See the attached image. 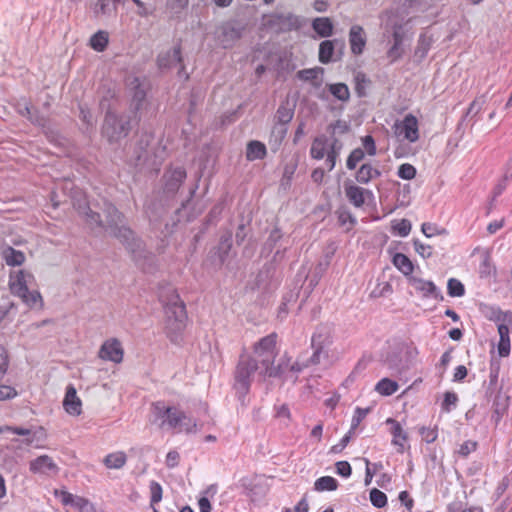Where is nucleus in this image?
<instances>
[{
	"label": "nucleus",
	"mask_w": 512,
	"mask_h": 512,
	"mask_svg": "<svg viewBox=\"0 0 512 512\" xmlns=\"http://www.w3.org/2000/svg\"><path fill=\"white\" fill-rule=\"evenodd\" d=\"M74 194H80L75 191ZM72 204L79 213L85 218L86 222L92 227H105L109 229L111 234L124 243L133 255V259L143 269L150 268L154 262V255L145 248L144 243L138 239L134 232L126 226L124 216L112 204H107L104 210L105 221L97 212H93L86 203H81L80 199H76V195H72Z\"/></svg>",
	"instance_id": "nucleus-1"
},
{
	"label": "nucleus",
	"mask_w": 512,
	"mask_h": 512,
	"mask_svg": "<svg viewBox=\"0 0 512 512\" xmlns=\"http://www.w3.org/2000/svg\"><path fill=\"white\" fill-rule=\"evenodd\" d=\"M161 301L165 309L167 335L172 342L178 343L187 319L184 303L174 290L166 298L161 296Z\"/></svg>",
	"instance_id": "nucleus-2"
},
{
	"label": "nucleus",
	"mask_w": 512,
	"mask_h": 512,
	"mask_svg": "<svg viewBox=\"0 0 512 512\" xmlns=\"http://www.w3.org/2000/svg\"><path fill=\"white\" fill-rule=\"evenodd\" d=\"M153 412L156 418L161 420L160 428L167 427L185 433H195L198 430L197 422L177 408L157 402L153 404Z\"/></svg>",
	"instance_id": "nucleus-3"
},
{
	"label": "nucleus",
	"mask_w": 512,
	"mask_h": 512,
	"mask_svg": "<svg viewBox=\"0 0 512 512\" xmlns=\"http://www.w3.org/2000/svg\"><path fill=\"white\" fill-rule=\"evenodd\" d=\"M164 154V148L152 134H142L135 149V166L156 171L164 159Z\"/></svg>",
	"instance_id": "nucleus-4"
},
{
	"label": "nucleus",
	"mask_w": 512,
	"mask_h": 512,
	"mask_svg": "<svg viewBox=\"0 0 512 512\" xmlns=\"http://www.w3.org/2000/svg\"><path fill=\"white\" fill-rule=\"evenodd\" d=\"M257 372L263 377L261 365L257 359L251 354H242L234 372V389L242 405H245V397L249 393L253 377Z\"/></svg>",
	"instance_id": "nucleus-5"
},
{
	"label": "nucleus",
	"mask_w": 512,
	"mask_h": 512,
	"mask_svg": "<svg viewBox=\"0 0 512 512\" xmlns=\"http://www.w3.org/2000/svg\"><path fill=\"white\" fill-rule=\"evenodd\" d=\"M276 342L277 334L271 333L261 338L253 346L252 356L256 358L259 365H261V374H263L264 378L276 377L281 370V366L274 367L277 355Z\"/></svg>",
	"instance_id": "nucleus-6"
},
{
	"label": "nucleus",
	"mask_w": 512,
	"mask_h": 512,
	"mask_svg": "<svg viewBox=\"0 0 512 512\" xmlns=\"http://www.w3.org/2000/svg\"><path fill=\"white\" fill-rule=\"evenodd\" d=\"M128 87L131 94L130 111L134 118L141 119L149 110L146 97L148 85L144 80L134 77L129 80Z\"/></svg>",
	"instance_id": "nucleus-7"
},
{
	"label": "nucleus",
	"mask_w": 512,
	"mask_h": 512,
	"mask_svg": "<svg viewBox=\"0 0 512 512\" xmlns=\"http://www.w3.org/2000/svg\"><path fill=\"white\" fill-rule=\"evenodd\" d=\"M333 343V327L329 324L319 325L311 340V346L314 350L310 358L312 364L320 363L322 357L328 356V350Z\"/></svg>",
	"instance_id": "nucleus-8"
},
{
	"label": "nucleus",
	"mask_w": 512,
	"mask_h": 512,
	"mask_svg": "<svg viewBox=\"0 0 512 512\" xmlns=\"http://www.w3.org/2000/svg\"><path fill=\"white\" fill-rule=\"evenodd\" d=\"M130 130V122L125 116H118L108 110L105 116L103 134L110 142L119 141L125 138Z\"/></svg>",
	"instance_id": "nucleus-9"
},
{
	"label": "nucleus",
	"mask_w": 512,
	"mask_h": 512,
	"mask_svg": "<svg viewBox=\"0 0 512 512\" xmlns=\"http://www.w3.org/2000/svg\"><path fill=\"white\" fill-rule=\"evenodd\" d=\"M396 136L414 143L419 139L418 120L412 114H407L401 122L394 125Z\"/></svg>",
	"instance_id": "nucleus-10"
},
{
	"label": "nucleus",
	"mask_w": 512,
	"mask_h": 512,
	"mask_svg": "<svg viewBox=\"0 0 512 512\" xmlns=\"http://www.w3.org/2000/svg\"><path fill=\"white\" fill-rule=\"evenodd\" d=\"M34 282V276L31 272L19 269L11 271L9 274V288L12 294L24 295L28 287Z\"/></svg>",
	"instance_id": "nucleus-11"
},
{
	"label": "nucleus",
	"mask_w": 512,
	"mask_h": 512,
	"mask_svg": "<svg viewBox=\"0 0 512 512\" xmlns=\"http://www.w3.org/2000/svg\"><path fill=\"white\" fill-rule=\"evenodd\" d=\"M98 356L105 361H111L116 364L121 363L124 356L121 342L117 338L107 339L101 345Z\"/></svg>",
	"instance_id": "nucleus-12"
},
{
	"label": "nucleus",
	"mask_w": 512,
	"mask_h": 512,
	"mask_svg": "<svg viewBox=\"0 0 512 512\" xmlns=\"http://www.w3.org/2000/svg\"><path fill=\"white\" fill-rule=\"evenodd\" d=\"M344 191L349 202L356 208L362 207L367 199H373V193L371 190L362 188L350 182L345 183Z\"/></svg>",
	"instance_id": "nucleus-13"
},
{
	"label": "nucleus",
	"mask_w": 512,
	"mask_h": 512,
	"mask_svg": "<svg viewBox=\"0 0 512 512\" xmlns=\"http://www.w3.org/2000/svg\"><path fill=\"white\" fill-rule=\"evenodd\" d=\"M164 190L168 194H174L178 191L186 178V171L183 167L169 169L164 174Z\"/></svg>",
	"instance_id": "nucleus-14"
},
{
	"label": "nucleus",
	"mask_w": 512,
	"mask_h": 512,
	"mask_svg": "<svg viewBox=\"0 0 512 512\" xmlns=\"http://www.w3.org/2000/svg\"><path fill=\"white\" fill-rule=\"evenodd\" d=\"M244 27L236 22H227L221 26L219 39L225 48L232 46L242 37Z\"/></svg>",
	"instance_id": "nucleus-15"
},
{
	"label": "nucleus",
	"mask_w": 512,
	"mask_h": 512,
	"mask_svg": "<svg viewBox=\"0 0 512 512\" xmlns=\"http://www.w3.org/2000/svg\"><path fill=\"white\" fill-rule=\"evenodd\" d=\"M157 62L160 68L166 69L180 65V73L184 69V66L182 65L180 46H175L167 51L161 52L158 56Z\"/></svg>",
	"instance_id": "nucleus-16"
},
{
	"label": "nucleus",
	"mask_w": 512,
	"mask_h": 512,
	"mask_svg": "<svg viewBox=\"0 0 512 512\" xmlns=\"http://www.w3.org/2000/svg\"><path fill=\"white\" fill-rule=\"evenodd\" d=\"M30 471L38 474H55L58 466L48 455H41L30 462Z\"/></svg>",
	"instance_id": "nucleus-17"
},
{
	"label": "nucleus",
	"mask_w": 512,
	"mask_h": 512,
	"mask_svg": "<svg viewBox=\"0 0 512 512\" xmlns=\"http://www.w3.org/2000/svg\"><path fill=\"white\" fill-rule=\"evenodd\" d=\"M63 407L65 411L70 415L77 416L81 414L82 402L77 396L76 389L72 385L67 387L63 400Z\"/></svg>",
	"instance_id": "nucleus-18"
},
{
	"label": "nucleus",
	"mask_w": 512,
	"mask_h": 512,
	"mask_svg": "<svg viewBox=\"0 0 512 512\" xmlns=\"http://www.w3.org/2000/svg\"><path fill=\"white\" fill-rule=\"evenodd\" d=\"M349 43L353 54L359 55L363 52L366 45V35L361 26L354 25L350 28Z\"/></svg>",
	"instance_id": "nucleus-19"
},
{
	"label": "nucleus",
	"mask_w": 512,
	"mask_h": 512,
	"mask_svg": "<svg viewBox=\"0 0 512 512\" xmlns=\"http://www.w3.org/2000/svg\"><path fill=\"white\" fill-rule=\"evenodd\" d=\"M0 254L8 266H21L26 260V256L22 251L16 250L7 244H3L0 247Z\"/></svg>",
	"instance_id": "nucleus-20"
},
{
	"label": "nucleus",
	"mask_w": 512,
	"mask_h": 512,
	"mask_svg": "<svg viewBox=\"0 0 512 512\" xmlns=\"http://www.w3.org/2000/svg\"><path fill=\"white\" fill-rule=\"evenodd\" d=\"M409 284L418 292L422 293L424 297H435L437 298L439 292L435 284L431 281L424 280L418 277L410 276L408 278Z\"/></svg>",
	"instance_id": "nucleus-21"
},
{
	"label": "nucleus",
	"mask_w": 512,
	"mask_h": 512,
	"mask_svg": "<svg viewBox=\"0 0 512 512\" xmlns=\"http://www.w3.org/2000/svg\"><path fill=\"white\" fill-rule=\"evenodd\" d=\"M386 423L391 425L392 443L399 446V451L403 452L404 445L408 439L407 433L403 430L401 424L392 418H388Z\"/></svg>",
	"instance_id": "nucleus-22"
},
{
	"label": "nucleus",
	"mask_w": 512,
	"mask_h": 512,
	"mask_svg": "<svg viewBox=\"0 0 512 512\" xmlns=\"http://www.w3.org/2000/svg\"><path fill=\"white\" fill-rule=\"evenodd\" d=\"M381 175L380 171L373 167L369 163H365L360 166L355 174V179L358 183L367 184L372 179H375Z\"/></svg>",
	"instance_id": "nucleus-23"
},
{
	"label": "nucleus",
	"mask_w": 512,
	"mask_h": 512,
	"mask_svg": "<svg viewBox=\"0 0 512 512\" xmlns=\"http://www.w3.org/2000/svg\"><path fill=\"white\" fill-rule=\"evenodd\" d=\"M127 463V454L124 451H116L107 454L103 459V464L108 469H122Z\"/></svg>",
	"instance_id": "nucleus-24"
},
{
	"label": "nucleus",
	"mask_w": 512,
	"mask_h": 512,
	"mask_svg": "<svg viewBox=\"0 0 512 512\" xmlns=\"http://www.w3.org/2000/svg\"><path fill=\"white\" fill-rule=\"evenodd\" d=\"M498 333H499V343H498V353L500 357H507L510 353V336H509V328L507 324L500 323L498 325Z\"/></svg>",
	"instance_id": "nucleus-25"
},
{
	"label": "nucleus",
	"mask_w": 512,
	"mask_h": 512,
	"mask_svg": "<svg viewBox=\"0 0 512 512\" xmlns=\"http://www.w3.org/2000/svg\"><path fill=\"white\" fill-rule=\"evenodd\" d=\"M323 73L324 69L322 67H314L298 71L297 77L303 81H310L315 87H319L322 84Z\"/></svg>",
	"instance_id": "nucleus-26"
},
{
	"label": "nucleus",
	"mask_w": 512,
	"mask_h": 512,
	"mask_svg": "<svg viewBox=\"0 0 512 512\" xmlns=\"http://www.w3.org/2000/svg\"><path fill=\"white\" fill-rule=\"evenodd\" d=\"M313 30L323 38H327L333 34V23L328 17H317L312 21Z\"/></svg>",
	"instance_id": "nucleus-27"
},
{
	"label": "nucleus",
	"mask_w": 512,
	"mask_h": 512,
	"mask_svg": "<svg viewBox=\"0 0 512 512\" xmlns=\"http://www.w3.org/2000/svg\"><path fill=\"white\" fill-rule=\"evenodd\" d=\"M392 262L394 266L405 276H410L413 273L414 265L405 254L396 253L393 256Z\"/></svg>",
	"instance_id": "nucleus-28"
},
{
	"label": "nucleus",
	"mask_w": 512,
	"mask_h": 512,
	"mask_svg": "<svg viewBox=\"0 0 512 512\" xmlns=\"http://www.w3.org/2000/svg\"><path fill=\"white\" fill-rule=\"evenodd\" d=\"M287 134V127L283 124H276L274 125L270 139H269V145L273 151H277L284 140L285 136Z\"/></svg>",
	"instance_id": "nucleus-29"
},
{
	"label": "nucleus",
	"mask_w": 512,
	"mask_h": 512,
	"mask_svg": "<svg viewBox=\"0 0 512 512\" xmlns=\"http://www.w3.org/2000/svg\"><path fill=\"white\" fill-rule=\"evenodd\" d=\"M327 139L324 136L317 137L312 142L310 155L316 160H321L327 155Z\"/></svg>",
	"instance_id": "nucleus-30"
},
{
	"label": "nucleus",
	"mask_w": 512,
	"mask_h": 512,
	"mask_svg": "<svg viewBox=\"0 0 512 512\" xmlns=\"http://www.w3.org/2000/svg\"><path fill=\"white\" fill-rule=\"evenodd\" d=\"M432 43H433V38L431 36H428L426 33L421 34L418 39L417 47L415 49V53H414L415 57L418 60L424 59L426 57Z\"/></svg>",
	"instance_id": "nucleus-31"
},
{
	"label": "nucleus",
	"mask_w": 512,
	"mask_h": 512,
	"mask_svg": "<svg viewBox=\"0 0 512 512\" xmlns=\"http://www.w3.org/2000/svg\"><path fill=\"white\" fill-rule=\"evenodd\" d=\"M335 42L332 40H324L319 45V61L323 64H327L332 61V57L335 49Z\"/></svg>",
	"instance_id": "nucleus-32"
},
{
	"label": "nucleus",
	"mask_w": 512,
	"mask_h": 512,
	"mask_svg": "<svg viewBox=\"0 0 512 512\" xmlns=\"http://www.w3.org/2000/svg\"><path fill=\"white\" fill-rule=\"evenodd\" d=\"M328 89L330 93L339 101L347 102L350 98L349 88L344 83L329 84Z\"/></svg>",
	"instance_id": "nucleus-33"
},
{
	"label": "nucleus",
	"mask_w": 512,
	"mask_h": 512,
	"mask_svg": "<svg viewBox=\"0 0 512 512\" xmlns=\"http://www.w3.org/2000/svg\"><path fill=\"white\" fill-rule=\"evenodd\" d=\"M19 298L22 299L24 303H26L29 307H43V299L41 294L37 290L30 291L29 289L26 290V293L24 295H19Z\"/></svg>",
	"instance_id": "nucleus-34"
},
{
	"label": "nucleus",
	"mask_w": 512,
	"mask_h": 512,
	"mask_svg": "<svg viewBox=\"0 0 512 512\" xmlns=\"http://www.w3.org/2000/svg\"><path fill=\"white\" fill-rule=\"evenodd\" d=\"M398 388L397 382L389 378H383L376 384L375 390L381 395L389 396L395 393Z\"/></svg>",
	"instance_id": "nucleus-35"
},
{
	"label": "nucleus",
	"mask_w": 512,
	"mask_h": 512,
	"mask_svg": "<svg viewBox=\"0 0 512 512\" xmlns=\"http://www.w3.org/2000/svg\"><path fill=\"white\" fill-rule=\"evenodd\" d=\"M338 487V482L331 476H323L318 478L314 483V489L316 491H334Z\"/></svg>",
	"instance_id": "nucleus-36"
},
{
	"label": "nucleus",
	"mask_w": 512,
	"mask_h": 512,
	"mask_svg": "<svg viewBox=\"0 0 512 512\" xmlns=\"http://www.w3.org/2000/svg\"><path fill=\"white\" fill-rule=\"evenodd\" d=\"M266 154V147L259 141H251L247 147V158L249 160L262 159Z\"/></svg>",
	"instance_id": "nucleus-37"
},
{
	"label": "nucleus",
	"mask_w": 512,
	"mask_h": 512,
	"mask_svg": "<svg viewBox=\"0 0 512 512\" xmlns=\"http://www.w3.org/2000/svg\"><path fill=\"white\" fill-rule=\"evenodd\" d=\"M217 493V486L210 485L203 492V496L199 499L198 505L200 512H211V504L208 497H214Z\"/></svg>",
	"instance_id": "nucleus-38"
},
{
	"label": "nucleus",
	"mask_w": 512,
	"mask_h": 512,
	"mask_svg": "<svg viewBox=\"0 0 512 512\" xmlns=\"http://www.w3.org/2000/svg\"><path fill=\"white\" fill-rule=\"evenodd\" d=\"M108 44V33L106 31H98L90 38L91 47L98 52L105 50Z\"/></svg>",
	"instance_id": "nucleus-39"
},
{
	"label": "nucleus",
	"mask_w": 512,
	"mask_h": 512,
	"mask_svg": "<svg viewBox=\"0 0 512 512\" xmlns=\"http://www.w3.org/2000/svg\"><path fill=\"white\" fill-rule=\"evenodd\" d=\"M355 81V91L359 97H364L366 95V88L368 87L370 81L366 77V75L362 72H358L354 76Z\"/></svg>",
	"instance_id": "nucleus-40"
},
{
	"label": "nucleus",
	"mask_w": 512,
	"mask_h": 512,
	"mask_svg": "<svg viewBox=\"0 0 512 512\" xmlns=\"http://www.w3.org/2000/svg\"><path fill=\"white\" fill-rule=\"evenodd\" d=\"M411 222L407 219L395 220L392 223V230L395 234L406 237L411 231Z\"/></svg>",
	"instance_id": "nucleus-41"
},
{
	"label": "nucleus",
	"mask_w": 512,
	"mask_h": 512,
	"mask_svg": "<svg viewBox=\"0 0 512 512\" xmlns=\"http://www.w3.org/2000/svg\"><path fill=\"white\" fill-rule=\"evenodd\" d=\"M17 110H18L19 114L28 118L31 122L41 124V121L35 115L33 108L29 105L28 102H26V101L19 102L17 105Z\"/></svg>",
	"instance_id": "nucleus-42"
},
{
	"label": "nucleus",
	"mask_w": 512,
	"mask_h": 512,
	"mask_svg": "<svg viewBox=\"0 0 512 512\" xmlns=\"http://www.w3.org/2000/svg\"><path fill=\"white\" fill-rule=\"evenodd\" d=\"M365 157V153L361 148L354 149L347 158L346 166L349 170L356 168L357 164L360 163Z\"/></svg>",
	"instance_id": "nucleus-43"
},
{
	"label": "nucleus",
	"mask_w": 512,
	"mask_h": 512,
	"mask_svg": "<svg viewBox=\"0 0 512 512\" xmlns=\"http://www.w3.org/2000/svg\"><path fill=\"white\" fill-rule=\"evenodd\" d=\"M293 118V110L286 106H280L276 113L277 124L286 126Z\"/></svg>",
	"instance_id": "nucleus-44"
},
{
	"label": "nucleus",
	"mask_w": 512,
	"mask_h": 512,
	"mask_svg": "<svg viewBox=\"0 0 512 512\" xmlns=\"http://www.w3.org/2000/svg\"><path fill=\"white\" fill-rule=\"evenodd\" d=\"M280 366H281V370L279 371V374L276 377H285L286 379L287 378L295 379V377L293 375L289 376L290 366H291V358L287 357L286 355L281 357L278 361V364L277 365L274 364V367H280Z\"/></svg>",
	"instance_id": "nucleus-45"
},
{
	"label": "nucleus",
	"mask_w": 512,
	"mask_h": 512,
	"mask_svg": "<svg viewBox=\"0 0 512 512\" xmlns=\"http://www.w3.org/2000/svg\"><path fill=\"white\" fill-rule=\"evenodd\" d=\"M447 289L448 294L452 297L463 296L465 292L463 284L459 280L454 278H451L448 281Z\"/></svg>",
	"instance_id": "nucleus-46"
},
{
	"label": "nucleus",
	"mask_w": 512,
	"mask_h": 512,
	"mask_svg": "<svg viewBox=\"0 0 512 512\" xmlns=\"http://www.w3.org/2000/svg\"><path fill=\"white\" fill-rule=\"evenodd\" d=\"M370 501L375 507L382 508L387 504V496L382 491L374 488L370 491Z\"/></svg>",
	"instance_id": "nucleus-47"
},
{
	"label": "nucleus",
	"mask_w": 512,
	"mask_h": 512,
	"mask_svg": "<svg viewBox=\"0 0 512 512\" xmlns=\"http://www.w3.org/2000/svg\"><path fill=\"white\" fill-rule=\"evenodd\" d=\"M397 175L404 180H412L416 176V169L409 163H404L399 166Z\"/></svg>",
	"instance_id": "nucleus-48"
},
{
	"label": "nucleus",
	"mask_w": 512,
	"mask_h": 512,
	"mask_svg": "<svg viewBox=\"0 0 512 512\" xmlns=\"http://www.w3.org/2000/svg\"><path fill=\"white\" fill-rule=\"evenodd\" d=\"M149 488L151 494L150 503L153 506L162 500L163 490L161 485L156 481H151Z\"/></svg>",
	"instance_id": "nucleus-49"
},
{
	"label": "nucleus",
	"mask_w": 512,
	"mask_h": 512,
	"mask_svg": "<svg viewBox=\"0 0 512 512\" xmlns=\"http://www.w3.org/2000/svg\"><path fill=\"white\" fill-rule=\"evenodd\" d=\"M279 20L289 30L298 28L300 25L299 18L291 13L279 16Z\"/></svg>",
	"instance_id": "nucleus-50"
},
{
	"label": "nucleus",
	"mask_w": 512,
	"mask_h": 512,
	"mask_svg": "<svg viewBox=\"0 0 512 512\" xmlns=\"http://www.w3.org/2000/svg\"><path fill=\"white\" fill-rule=\"evenodd\" d=\"M369 408H360V407H357L356 410H355V413L352 417V421H351V431H354L361 423V421L367 416V414L369 413Z\"/></svg>",
	"instance_id": "nucleus-51"
},
{
	"label": "nucleus",
	"mask_w": 512,
	"mask_h": 512,
	"mask_svg": "<svg viewBox=\"0 0 512 512\" xmlns=\"http://www.w3.org/2000/svg\"><path fill=\"white\" fill-rule=\"evenodd\" d=\"M80 118L87 125V127H93L96 123V119L90 109L84 105H80Z\"/></svg>",
	"instance_id": "nucleus-52"
},
{
	"label": "nucleus",
	"mask_w": 512,
	"mask_h": 512,
	"mask_svg": "<svg viewBox=\"0 0 512 512\" xmlns=\"http://www.w3.org/2000/svg\"><path fill=\"white\" fill-rule=\"evenodd\" d=\"M282 238V233L278 228L271 230L269 237L265 243V249L271 251L277 242Z\"/></svg>",
	"instance_id": "nucleus-53"
},
{
	"label": "nucleus",
	"mask_w": 512,
	"mask_h": 512,
	"mask_svg": "<svg viewBox=\"0 0 512 512\" xmlns=\"http://www.w3.org/2000/svg\"><path fill=\"white\" fill-rule=\"evenodd\" d=\"M477 448V442L472 440H467L463 444L460 445L457 453L462 457H467L470 453L475 451Z\"/></svg>",
	"instance_id": "nucleus-54"
},
{
	"label": "nucleus",
	"mask_w": 512,
	"mask_h": 512,
	"mask_svg": "<svg viewBox=\"0 0 512 512\" xmlns=\"http://www.w3.org/2000/svg\"><path fill=\"white\" fill-rule=\"evenodd\" d=\"M54 494L57 498L60 499V501L64 504V505H71L73 506L74 504V500L76 498V495H73L71 494L70 492L68 491H65V490H55L54 491Z\"/></svg>",
	"instance_id": "nucleus-55"
},
{
	"label": "nucleus",
	"mask_w": 512,
	"mask_h": 512,
	"mask_svg": "<svg viewBox=\"0 0 512 512\" xmlns=\"http://www.w3.org/2000/svg\"><path fill=\"white\" fill-rule=\"evenodd\" d=\"M73 507L78 509L80 512H90L92 510L91 503L87 499L80 496H76Z\"/></svg>",
	"instance_id": "nucleus-56"
},
{
	"label": "nucleus",
	"mask_w": 512,
	"mask_h": 512,
	"mask_svg": "<svg viewBox=\"0 0 512 512\" xmlns=\"http://www.w3.org/2000/svg\"><path fill=\"white\" fill-rule=\"evenodd\" d=\"M458 401V397L453 392H446L442 402V407L446 411L451 410V406H455Z\"/></svg>",
	"instance_id": "nucleus-57"
},
{
	"label": "nucleus",
	"mask_w": 512,
	"mask_h": 512,
	"mask_svg": "<svg viewBox=\"0 0 512 512\" xmlns=\"http://www.w3.org/2000/svg\"><path fill=\"white\" fill-rule=\"evenodd\" d=\"M402 54L403 48L402 44L400 43H393L392 47L387 52V56L392 62L398 60Z\"/></svg>",
	"instance_id": "nucleus-58"
},
{
	"label": "nucleus",
	"mask_w": 512,
	"mask_h": 512,
	"mask_svg": "<svg viewBox=\"0 0 512 512\" xmlns=\"http://www.w3.org/2000/svg\"><path fill=\"white\" fill-rule=\"evenodd\" d=\"M17 396V391L8 385H0V401L12 399Z\"/></svg>",
	"instance_id": "nucleus-59"
},
{
	"label": "nucleus",
	"mask_w": 512,
	"mask_h": 512,
	"mask_svg": "<svg viewBox=\"0 0 512 512\" xmlns=\"http://www.w3.org/2000/svg\"><path fill=\"white\" fill-rule=\"evenodd\" d=\"M414 247L416 252L423 258H428L432 255V248L429 245H425L418 240L414 241Z\"/></svg>",
	"instance_id": "nucleus-60"
},
{
	"label": "nucleus",
	"mask_w": 512,
	"mask_h": 512,
	"mask_svg": "<svg viewBox=\"0 0 512 512\" xmlns=\"http://www.w3.org/2000/svg\"><path fill=\"white\" fill-rule=\"evenodd\" d=\"M188 5V0H167V7L175 13L182 11Z\"/></svg>",
	"instance_id": "nucleus-61"
},
{
	"label": "nucleus",
	"mask_w": 512,
	"mask_h": 512,
	"mask_svg": "<svg viewBox=\"0 0 512 512\" xmlns=\"http://www.w3.org/2000/svg\"><path fill=\"white\" fill-rule=\"evenodd\" d=\"M420 434L427 443H432L437 439V432L435 429L422 427L420 429Z\"/></svg>",
	"instance_id": "nucleus-62"
},
{
	"label": "nucleus",
	"mask_w": 512,
	"mask_h": 512,
	"mask_svg": "<svg viewBox=\"0 0 512 512\" xmlns=\"http://www.w3.org/2000/svg\"><path fill=\"white\" fill-rule=\"evenodd\" d=\"M336 471L343 477H349L351 475L352 469L347 461H339L336 463Z\"/></svg>",
	"instance_id": "nucleus-63"
},
{
	"label": "nucleus",
	"mask_w": 512,
	"mask_h": 512,
	"mask_svg": "<svg viewBox=\"0 0 512 512\" xmlns=\"http://www.w3.org/2000/svg\"><path fill=\"white\" fill-rule=\"evenodd\" d=\"M341 149L342 144L337 139H334L333 142L327 147V155L333 156V158L337 159V157L340 155Z\"/></svg>",
	"instance_id": "nucleus-64"
}]
</instances>
